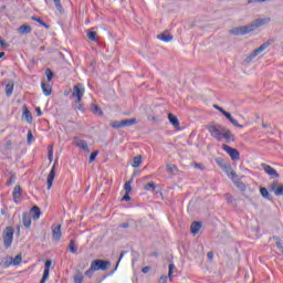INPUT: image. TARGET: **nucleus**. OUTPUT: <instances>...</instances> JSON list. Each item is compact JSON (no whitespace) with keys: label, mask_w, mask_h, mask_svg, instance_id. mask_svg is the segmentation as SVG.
<instances>
[{"label":"nucleus","mask_w":283,"mask_h":283,"mask_svg":"<svg viewBox=\"0 0 283 283\" xmlns=\"http://www.w3.org/2000/svg\"><path fill=\"white\" fill-rule=\"evenodd\" d=\"M266 23H271V18H260L252 21L248 25L237 27L230 30V34L234 36H244V34H249L250 32H255L258 28H262V25H266Z\"/></svg>","instance_id":"f257e3e1"},{"label":"nucleus","mask_w":283,"mask_h":283,"mask_svg":"<svg viewBox=\"0 0 283 283\" xmlns=\"http://www.w3.org/2000/svg\"><path fill=\"white\" fill-rule=\"evenodd\" d=\"M207 129L210 136L216 140H226V143H233L235 140L233 133L220 124L208 125Z\"/></svg>","instance_id":"f03ea898"},{"label":"nucleus","mask_w":283,"mask_h":283,"mask_svg":"<svg viewBox=\"0 0 283 283\" xmlns=\"http://www.w3.org/2000/svg\"><path fill=\"white\" fill-rule=\"evenodd\" d=\"M94 271H107V261H103V260L92 261L91 268L85 272V275L87 277H92V275L94 274Z\"/></svg>","instance_id":"7ed1b4c3"},{"label":"nucleus","mask_w":283,"mask_h":283,"mask_svg":"<svg viewBox=\"0 0 283 283\" xmlns=\"http://www.w3.org/2000/svg\"><path fill=\"white\" fill-rule=\"evenodd\" d=\"M85 95V86L83 84H77L73 87L72 96L75 101V105L77 108L83 109L81 106V101L83 99V96Z\"/></svg>","instance_id":"20e7f679"},{"label":"nucleus","mask_w":283,"mask_h":283,"mask_svg":"<svg viewBox=\"0 0 283 283\" xmlns=\"http://www.w3.org/2000/svg\"><path fill=\"white\" fill-rule=\"evenodd\" d=\"M14 240V229L12 227L6 228L3 231V244L6 249H10L12 247V242Z\"/></svg>","instance_id":"39448f33"},{"label":"nucleus","mask_w":283,"mask_h":283,"mask_svg":"<svg viewBox=\"0 0 283 283\" xmlns=\"http://www.w3.org/2000/svg\"><path fill=\"white\" fill-rule=\"evenodd\" d=\"M222 169L223 171H226L227 176L235 182L237 187H244V184L240 181H235V178H238V175L235 174V171H233V168H231V166L224 165L222 166Z\"/></svg>","instance_id":"423d86ee"},{"label":"nucleus","mask_w":283,"mask_h":283,"mask_svg":"<svg viewBox=\"0 0 283 283\" xmlns=\"http://www.w3.org/2000/svg\"><path fill=\"white\" fill-rule=\"evenodd\" d=\"M266 48H269V43L261 44L260 48L255 49L250 55L245 57V63H251V61H253L255 56L262 54Z\"/></svg>","instance_id":"0eeeda50"},{"label":"nucleus","mask_w":283,"mask_h":283,"mask_svg":"<svg viewBox=\"0 0 283 283\" xmlns=\"http://www.w3.org/2000/svg\"><path fill=\"white\" fill-rule=\"evenodd\" d=\"M222 149L227 151L231 160H240V151H238V149L231 148V146L227 144L222 146Z\"/></svg>","instance_id":"6e6552de"},{"label":"nucleus","mask_w":283,"mask_h":283,"mask_svg":"<svg viewBox=\"0 0 283 283\" xmlns=\"http://www.w3.org/2000/svg\"><path fill=\"white\" fill-rule=\"evenodd\" d=\"M261 167H262L263 171L268 176H271L272 178H280V174L271 165H269V164H261Z\"/></svg>","instance_id":"1a4fd4ad"},{"label":"nucleus","mask_w":283,"mask_h":283,"mask_svg":"<svg viewBox=\"0 0 283 283\" xmlns=\"http://www.w3.org/2000/svg\"><path fill=\"white\" fill-rule=\"evenodd\" d=\"M23 193V190L21 189V186H15L12 191L13 201L15 205H19L21 202V196Z\"/></svg>","instance_id":"9d476101"},{"label":"nucleus","mask_w":283,"mask_h":283,"mask_svg":"<svg viewBox=\"0 0 283 283\" xmlns=\"http://www.w3.org/2000/svg\"><path fill=\"white\" fill-rule=\"evenodd\" d=\"M55 176H56V170H55V166H53L51 168V171L48 175V178H46V187H48V189H52V185H54Z\"/></svg>","instance_id":"9b49d317"},{"label":"nucleus","mask_w":283,"mask_h":283,"mask_svg":"<svg viewBox=\"0 0 283 283\" xmlns=\"http://www.w3.org/2000/svg\"><path fill=\"white\" fill-rule=\"evenodd\" d=\"M50 266H52V261L48 260L44 264V272H43V276H42V280L40 281V283L48 282V277H50Z\"/></svg>","instance_id":"f8f14e48"},{"label":"nucleus","mask_w":283,"mask_h":283,"mask_svg":"<svg viewBox=\"0 0 283 283\" xmlns=\"http://www.w3.org/2000/svg\"><path fill=\"white\" fill-rule=\"evenodd\" d=\"M75 147H80V149H83V151L90 153V146L87 145V142L83 139L75 138L74 139Z\"/></svg>","instance_id":"ddd939ff"},{"label":"nucleus","mask_w":283,"mask_h":283,"mask_svg":"<svg viewBox=\"0 0 283 283\" xmlns=\"http://www.w3.org/2000/svg\"><path fill=\"white\" fill-rule=\"evenodd\" d=\"M22 224L23 227H25V229H30V227H32V217L30 216V213L24 212L22 214Z\"/></svg>","instance_id":"4468645a"},{"label":"nucleus","mask_w":283,"mask_h":283,"mask_svg":"<svg viewBox=\"0 0 283 283\" xmlns=\"http://www.w3.org/2000/svg\"><path fill=\"white\" fill-rule=\"evenodd\" d=\"M61 224L59 226H54L52 228V237H53V240H55V242H59V240H61Z\"/></svg>","instance_id":"2eb2a0df"},{"label":"nucleus","mask_w":283,"mask_h":283,"mask_svg":"<svg viewBox=\"0 0 283 283\" xmlns=\"http://www.w3.org/2000/svg\"><path fill=\"white\" fill-rule=\"evenodd\" d=\"M222 115L226 116V118H228V120H230V123L233 124L234 127H240L241 129L244 128V125H240V123H238V122L233 118V116H231V113L224 111V112L222 113Z\"/></svg>","instance_id":"dca6fc26"},{"label":"nucleus","mask_w":283,"mask_h":283,"mask_svg":"<svg viewBox=\"0 0 283 283\" xmlns=\"http://www.w3.org/2000/svg\"><path fill=\"white\" fill-rule=\"evenodd\" d=\"M200 229H202V222L200 221H195L190 226V231L193 235H197V233L200 232Z\"/></svg>","instance_id":"f3484780"},{"label":"nucleus","mask_w":283,"mask_h":283,"mask_svg":"<svg viewBox=\"0 0 283 283\" xmlns=\"http://www.w3.org/2000/svg\"><path fill=\"white\" fill-rule=\"evenodd\" d=\"M1 269H10V266H13L12 264V256H4L0 262Z\"/></svg>","instance_id":"a211bd4d"},{"label":"nucleus","mask_w":283,"mask_h":283,"mask_svg":"<svg viewBox=\"0 0 283 283\" xmlns=\"http://www.w3.org/2000/svg\"><path fill=\"white\" fill-rule=\"evenodd\" d=\"M29 214L33 218V220H39V218H41V209L34 206Z\"/></svg>","instance_id":"6ab92c4d"},{"label":"nucleus","mask_w":283,"mask_h":283,"mask_svg":"<svg viewBox=\"0 0 283 283\" xmlns=\"http://www.w3.org/2000/svg\"><path fill=\"white\" fill-rule=\"evenodd\" d=\"M157 39H159V41H164L165 43H169V41H171L174 36H171V34H169L168 32H164L161 34H158Z\"/></svg>","instance_id":"aec40b11"},{"label":"nucleus","mask_w":283,"mask_h":283,"mask_svg":"<svg viewBox=\"0 0 283 283\" xmlns=\"http://www.w3.org/2000/svg\"><path fill=\"white\" fill-rule=\"evenodd\" d=\"M14 92V82L12 81H7L6 82V94L7 96H10Z\"/></svg>","instance_id":"412c9836"},{"label":"nucleus","mask_w":283,"mask_h":283,"mask_svg":"<svg viewBox=\"0 0 283 283\" xmlns=\"http://www.w3.org/2000/svg\"><path fill=\"white\" fill-rule=\"evenodd\" d=\"M22 116L24 120H27L28 123H32V113H30V109H28V106H23Z\"/></svg>","instance_id":"4be33fe9"},{"label":"nucleus","mask_w":283,"mask_h":283,"mask_svg":"<svg viewBox=\"0 0 283 283\" xmlns=\"http://www.w3.org/2000/svg\"><path fill=\"white\" fill-rule=\"evenodd\" d=\"M168 119H169V123H171L175 128L180 127V122L178 120V117H176V115L171 113L168 114Z\"/></svg>","instance_id":"5701e85b"},{"label":"nucleus","mask_w":283,"mask_h":283,"mask_svg":"<svg viewBox=\"0 0 283 283\" xmlns=\"http://www.w3.org/2000/svg\"><path fill=\"white\" fill-rule=\"evenodd\" d=\"M18 32L20 34H30L32 32V28L28 24H22L19 29Z\"/></svg>","instance_id":"b1692460"},{"label":"nucleus","mask_w":283,"mask_h":283,"mask_svg":"<svg viewBox=\"0 0 283 283\" xmlns=\"http://www.w3.org/2000/svg\"><path fill=\"white\" fill-rule=\"evenodd\" d=\"M142 164H143V156L138 155L133 158L132 167H134L136 169V168L140 167Z\"/></svg>","instance_id":"393cba45"},{"label":"nucleus","mask_w":283,"mask_h":283,"mask_svg":"<svg viewBox=\"0 0 283 283\" xmlns=\"http://www.w3.org/2000/svg\"><path fill=\"white\" fill-rule=\"evenodd\" d=\"M41 87L44 96H50V94H52V86H50L49 84L42 83Z\"/></svg>","instance_id":"a878e982"},{"label":"nucleus","mask_w":283,"mask_h":283,"mask_svg":"<svg viewBox=\"0 0 283 283\" xmlns=\"http://www.w3.org/2000/svg\"><path fill=\"white\" fill-rule=\"evenodd\" d=\"M137 123H138V120H136V118L122 120L123 127H132V125H136Z\"/></svg>","instance_id":"bb28decb"},{"label":"nucleus","mask_w":283,"mask_h":283,"mask_svg":"<svg viewBox=\"0 0 283 283\" xmlns=\"http://www.w3.org/2000/svg\"><path fill=\"white\" fill-rule=\"evenodd\" d=\"M274 240L276 242L277 249L281 251V254L283 255V240L280 237H274Z\"/></svg>","instance_id":"cd10ccee"},{"label":"nucleus","mask_w":283,"mask_h":283,"mask_svg":"<svg viewBox=\"0 0 283 283\" xmlns=\"http://www.w3.org/2000/svg\"><path fill=\"white\" fill-rule=\"evenodd\" d=\"M260 193L265 200H271V193H269L266 188H260Z\"/></svg>","instance_id":"c85d7f7f"},{"label":"nucleus","mask_w":283,"mask_h":283,"mask_svg":"<svg viewBox=\"0 0 283 283\" xmlns=\"http://www.w3.org/2000/svg\"><path fill=\"white\" fill-rule=\"evenodd\" d=\"M270 189L275 196H277V189H280V184L277 181L272 182Z\"/></svg>","instance_id":"c756f323"},{"label":"nucleus","mask_w":283,"mask_h":283,"mask_svg":"<svg viewBox=\"0 0 283 283\" xmlns=\"http://www.w3.org/2000/svg\"><path fill=\"white\" fill-rule=\"evenodd\" d=\"M23 261V258L21 254H18L14 259L12 258V264L13 266H19V264Z\"/></svg>","instance_id":"7c9ffc66"},{"label":"nucleus","mask_w":283,"mask_h":283,"mask_svg":"<svg viewBox=\"0 0 283 283\" xmlns=\"http://www.w3.org/2000/svg\"><path fill=\"white\" fill-rule=\"evenodd\" d=\"M32 21H36L40 23V25H43L46 30H50V25H48L45 22H42L41 18L32 17Z\"/></svg>","instance_id":"2f4dec72"},{"label":"nucleus","mask_w":283,"mask_h":283,"mask_svg":"<svg viewBox=\"0 0 283 283\" xmlns=\"http://www.w3.org/2000/svg\"><path fill=\"white\" fill-rule=\"evenodd\" d=\"M124 191H125V193H132V180L125 182Z\"/></svg>","instance_id":"473e14b6"},{"label":"nucleus","mask_w":283,"mask_h":283,"mask_svg":"<svg viewBox=\"0 0 283 283\" xmlns=\"http://www.w3.org/2000/svg\"><path fill=\"white\" fill-rule=\"evenodd\" d=\"M166 169H167L168 174H174V171L178 170V167H176V165L168 164L166 166Z\"/></svg>","instance_id":"72a5a7b5"},{"label":"nucleus","mask_w":283,"mask_h":283,"mask_svg":"<svg viewBox=\"0 0 283 283\" xmlns=\"http://www.w3.org/2000/svg\"><path fill=\"white\" fill-rule=\"evenodd\" d=\"M168 269H169L168 277H169V280H172V277H174V269H176V265H174V263H170Z\"/></svg>","instance_id":"f704fd0d"},{"label":"nucleus","mask_w":283,"mask_h":283,"mask_svg":"<svg viewBox=\"0 0 283 283\" xmlns=\"http://www.w3.org/2000/svg\"><path fill=\"white\" fill-rule=\"evenodd\" d=\"M92 109H93V114H95L96 116H103V111H101V108H98V106L93 105Z\"/></svg>","instance_id":"c9c22d12"},{"label":"nucleus","mask_w":283,"mask_h":283,"mask_svg":"<svg viewBox=\"0 0 283 283\" xmlns=\"http://www.w3.org/2000/svg\"><path fill=\"white\" fill-rule=\"evenodd\" d=\"M69 251L71 253H76V243H74V240H71V242L69 244Z\"/></svg>","instance_id":"e433bc0d"},{"label":"nucleus","mask_w":283,"mask_h":283,"mask_svg":"<svg viewBox=\"0 0 283 283\" xmlns=\"http://www.w3.org/2000/svg\"><path fill=\"white\" fill-rule=\"evenodd\" d=\"M111 125H112L115 129H120V128H123V120H120V122H112Z\"/></svg>","instance_id":"4c0bfd02"},{"label":"nucleus","mask_w":283,"mask_h":283,"mask_svg":"<svg viewBox=\"0 0 283 283\" xmlns=\"http://www.w3.org/2000/svg\"><path fill=\"white\" fill-rule=\"evenodd\" d=\"M145 189H146V191H149V189H153V191H154V190H156V184L154 181H150L145 186Z\"/></svg>","instance_id":"58836bf2"},{"label":"nucleus","mask_w":283,"mask_h":283,"mask_svg":"<svg viewBox=\"0 0 283 283\" xmlns=\"http://www.w3.org/2000/svg\"><path fill=\"white\" fill-rule=\"evenodd\" d=\"M86 35L90 39V41H96V32L88 31Z\"/></svg>","instance_id":"ea45409f"},{"label":"nucleus","mask_w":283,"mask_h":283,"mask_svg":"<svg viewBox=\"0 0 283 283\" xmlns=\"http://www.w3.org/2000/svg\"><path fill=\"white\" fill-rule=\"evenodd\" d=\"M53 158H54V147L49 146V160H50V163H52Z\"/></svg>","instance_id":"a19ab883"},{"label":"nucleus","mask_w":283,"mask_h":283,"mask_svg":"<svg viewBox=\"0 0 283 283\" xmlns=\"http://www.w3.org/2000/svg\"><path fill=\"white\" fill-rule=\"evenodd\" d=\"M14 182H17V176L11 175L10 178L7 180V185L11 186L14 185Z\"/></svg>","instance_id":"79ce46f5"},{"label":"nucleus","mask_w":283,"mask_h":283,"mask_svg":"<svg viewBox=\"0 0 283 283\" xmlns=\"http://www.w3.org/2000/svg\"><path fill=\"white\" fill-rule=\"evenodd\" d=\"M96 156H98L97 151L92 153L88 158V163H94L96 160Z\"/></svg>","instance_id":"37998d69"},{"label":"nucleus","mask_w":283,"mask_h":283,"mask_svg":"<svg viewBox=\"0 0 283 283\" xmlns=\"http://www.w3.org/2000/svg\"><path fill=\"white\" fill-rule=\"evenodd\" d=\"M32 138H33L32 132L29 130V132H28V135H27V143H28V145H31V144H32Z\"/></svg>","instance_id":"c03bdc74"},{"label":"nucleus","mask_w":283,"mask_h":283,"mask_svg":"<svg viewBox=\"0 0 283 283\" xmlns=\"http://www.w3.org/2000/svg\"><path fill=\"white\" fill-rule=\"evenodd\" d=\"M45 76H46L48 81H52L53 74H52V71H51L50 69H48V70L45 71Z\"/></svg>","instance_id":"a18cd8bd"},{"label":"nucleus","mask_w":283,"mask_h":283,"mask_svg":"<svg viewBox=\"0 0 283 283\" xmlns=\"http://www.w3.org/2000/svg\"><path fill=\"white\" fill-rule=\"evenodd\" d=\"M195 169H200V171H205V165L202 164H193Z\"/></svg>","instance_id":"49530a36"},{"label":"nucleus","mask_w":283,"mask_h":283,"mask_svg":"<svg viewBox=\"0 0 283 283\" xmlns=\"http://www.w3.org/2000/svg\"><path fill=\"white\" fill-rule=\"evenodd\" d=\"M4 149H6V150L12 149V142H11V140L6 142V144H4Z\"/></svg>","instance_id":"de8ad7c7"},{"label":"nucleus","mask_w":283,"mask_h":283,"mask_svg":"<svg viewBox=\"0 0 283 283\" xmlns=\"http://www.w3.org/2000/svg\"><path fill=\"white\" fill-rule=\"evenodd\" d=\"M74 283H83V276L76 275V276L74 277Z\"/></svg>","instance_id":"09e8293b"},{"label":"nucleus","mask_w":283,"mask_h":283,"mask_svg":"<svg viewBox=\"0 0 283 283\" xmlns=\"http://www.w3.org/2000/svg\"><path fill=\"white\" fill-rule=\"evenodd\" d=\"M276 196H283V185L279 186V189L276 190Z\"/></svg>","instance_id":"8fccbe9b"},{"label":"nucleus","mask_w":283,"mask_h":283,"mask_svg":"<svg viewBox=\"0 0 283 283\" xmlns=\"http://www.w3.org/2000/svg\"><path fill=\"white\" fill-rule=\"evenodd\" d=\"M158 283H167V275L160 276Z\"/></svg>","instance_id":"3c124183"},{"label":"nucleus","mask_w":283,"mask_h":283,"mask_svg":"<svg viewBox=\"0 0 283 283\" xmlns=\"http://www.w3.org/2000/svg\"><path fill=\"white\" fill-rule=\"evenodd\" d=\"M57 10H61V0H53Z\"/></svg>","instance_id":"603ef678"},{"label":"nucleus","mask_w":283,"mask_h":283,"mask_svg":"<svg viewBox=\"0 0 283 283\" xmlns=\"http://www.w3.org/2000/svg\"><path fill=\"white\" fill-rule=\"evenodd\" d=\"M122 200L127 202L128 200H132V197H129V193L126 192Z\"/></svg>","instance_id":"864d4df0"},{"label":"nucleus","mask_w":283,"mask_h":283,"mask_svg":"<svg viewBox=\"0 0 283 283\" xmlns=\"http://www.w3.org/2000/svg\"><path fill=\"white\" fill-rule=\"evenodd\" d=\"M214 109H218V112H220L221 114H224V108H222L218 105H214Z\"/></svg>","instance_id":"5fc2aeb1"},{"label":"nucleus","mask_w":283,"mask_h":283,"mask_svg":"<svg viewBox=\"0 0 283 283\" xmlns=\"http://www.w3.org/2000/svg\"><path fill=\"white\" fill-rule=\"evenodd\" d=\"M122 229H129V223L125 222L119 226Z\"/></svg>","instance_id":"6e6d98bb"},{"label":"nucleus","mask_w":283,"mask_h":283,"mask_svg":"<svg viewBox=\"0 0 283 283\" xmlns=\"http://www.w3.org/2000/svg\"><path fill=\"white\" fill-rule=\"evenodd\" d=\"M150 269L151 268H149V266H145V268H143L142 272L143 273H149Z\"/></svg>","instance_id":"4d7b16f0"},{"label":"nucleus","mask_w":283,"mask_h":283,"mask_svg":"<svg viewBox=\"0 0 283 283\" xmlns=\"http://www.w3.org/2000/svg\"><path fill=\"white\" fill-rule=\"evenodd\" d=\"M36 114H38V116H43V112H41V108H36Z\"/></svg>","instance_id":"13d9d810"},{"label":"nucleus","mask_w":283,"mask_h":283,"mask_svg":"<svg viewBox=\"0 0 283 283\" xmlns=\"http://www.w3.org/2000/svg\"><path fill=\"white\" fill-rule=\"evenodd\" d=\"M208 259L213 260V252H208Z\"/></svg>","instance_id":"bf43d9fd"},{"label":"nucleus","mask_w":283,"mask_h":283,"mask_svg":"<svg viewBox=\"0 0 283 283\" xmlns=\"http://www.w3.org/2000/svg\"><path fill=\"white\" fill-rule=\"evenodd\" d=\"M6 56L4 52H0V59H3Z\"/></svg>","instance_id":"052dcab7"},{"label":"nucleus","mask_w":283,"mask_h":283,"mask_svg":"<svg viewBox=\"0 0 283 283\" xmlns=\"http://www.w3.org/2000/svg\"><path fill=\"white\" fill-rule=\"evenodd\" d=\"M0 45H6V42H3V40L0 38Z\"/></svg>","instance_id":"680f3d73"},{"label":"nucleus","mask_w":283,"mask_h":283,"mask_svg":"<svg viewBox=\"0 0 283 283\" xmlns=\"http://www.w3.org/2000/svg\"><path fill=\"white\" fill-rule=\"evenodd\" d=\"M262 127L266 128V127H269V124L263 123V124H262Z\"/></svg>","instance_id":"e2e57ef3"},{"label":"nucleus","mask_w":283,"mask_h":283,"mask_svg":"<svg viewBox=\"0 0 283 283\" xmlns=\"http://www.w3.org/2000/svg\"><path fill=\"white\" fill-rule=\"evenodd\" d=\"M123 255H124V254H123V253H120V255H119V260H123Z\"/></svg>","instance_id":"0e129e2a"},{"label":"nucleus","mask_w":283,"mask_h":283,"mask_svg":"<svg viewBox=\"0 0 283 283\" xmlns=\"http://www.w3.org/2000/svg\"><path fill=\"white\" fill-rule=\"evenodd\" d=\"M112 263L107 262V266H111Z\"/></svg>","instance_id":"69168bd1"},{"label":"nucleus","mask_w":283,"mask_h":283,"mask_svg":"<svg viewBox=\"0 0 283 283\" xmlns=\"http://www.w3.org/2000/svg\"><path fill=\"white\" fill-rule=\"evenodd\" d=\"M118 268V263H117V265H116V268L115 269H117Z\"/></svg>","instance_id":"338daca9"}]
</instances>
